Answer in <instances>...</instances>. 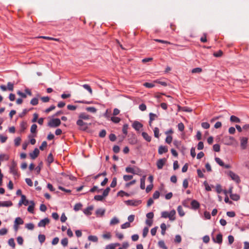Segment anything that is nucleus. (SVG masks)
<instances>
[{
	"instance_id": "423d86ee",
	"label": "nucleus",
	"mask_w": 249,
	"mask_h": 249,
	"mask_svg": "<svg viewBox=\"0 0 249 249\" xmlns=\"http://www.w3.org/2000/svg\"><path fill=\"white\" fill-rule=\"evenodd\" d=\"M228 175L233 180L235 181L236 183H238L240 182V179L239 177L237 175H236L232 171H229L228 173Z\"/></svg>"
},
{
	"instance_id": "7ed1b4c3",
	"label": "nucleus",
	"mask_w": 249,
	"mask_h": 249,
	"mask_svg": "<svg viewBox=\"0 0 249 249\" xmlns=\"http://www.w3.org/2000/svg\"><path fill=\"white\" fill-rule=\"evenodd\" d=\"M61 124V121L58 118L51 119L48 123V126L50 127H56Z\"/></svg>"
},
{
	"instance_id": "393cba45",
	"label": "nucleus",
	"mask_w": 249,
	"mask_h": 249,
	"mask_svg": "<svg viewBox=\"0 0 249 249\" xmlns=\"http://www.w3.org/2000/svg\"><path fill=\"white\" fill-rule=\"evenodd\" d=\"M177 210H178V214L180 216H183L185 215V213L184 212L182 207L181 206H178V207Z\"/></svg>"
},
{
	"instance_id": "c9c22d12",
	"label": "nucleus",
	"mask_w": 249,
	"mask_h": 249,
	"mask_svg": "<svg viewBox=\"0 0 249 249\" xmlns=\"http://www.w3.org/2000/svg\"><path fill=\"white\" fill-rule=\"evenodd\" d=\"M133 178L132 175H125L123 176V179L125 181L130 180Z\"/></svg>"
},
{
	"instance_id": "69168bd1",
	"label": "nucleus",
	"mask_w": 249,
	"mask_h": 249,
	"mask_svg": "<svg viewBox=\"0 0 249 249\" xmlns=\"http://www.w3.org/2000/svg\"><path fill=\"white\" fill-rule=\"evenodd\" d=\"M160 228L161 229V233H164L166 229V224L165 223H162L160 225Z\"/></svg>"
},
{
	"instance_id": "603ef678",
	"label": "nucleus",
	"mask_w": 249,
	"mask_h": 249,
	"mask_svg": "<svg viewBox=\"0 0 249 249\" xmlns=\"http://www.w3.org/2000/svg\"><path fill=\"white\" fill-rule=\"evenodd\" d=\"M104 197L103 196V195H96L94 197V198L95 200L97 201H102L104 199Z\"/></svg>"
},
{
	"instance_id": "72a5a7b5",
	"label": "nucleus",
	"mask_w": 249,
	"mask_h": 249,
	"mask_svg": "<svg viewBox=\"0 0 249 249\" xmlns=\"http://www.w3.org/2000/svg\"><path fill=\"white\" fill-rule=\"evenodd\" d=\"M8 245L12 247L13 248H15V243L14 239L12 238L9 239L8 242Z\"/></svg>"
},
{
	"instance_id": "49530a36",
	"label": "nucleus",
	"mask_w": 249,
	"mask_h": 249,
	"mask_svg": "<svg viewBox=\"0 0 249 249\" xmlns=\"http://www.w3.org/2000/svg\"><path fill=\"white\" fill-rule=\"evenodd\" d=\"M38 103V99L36 98H33L31 100V102H30V103L33 106H36V105H37Z\"/></svg>"
},
{
	"instance_id": "338daca9",
	"label": "nucleus",
	"mask_w": 249,
	"mask_h": 249,
	"mask_svg": "<svg viewBox=\"0 0 249 249\" xmlns=\"http://www.w3.org/2000/svg\"><path fill=\"white\" fill-rule=\"evenodd\" d=\"M47 146V143L46 141H44L42 142L41 145L39 146V149L41 150H44V148L46 147Z\"/></svg>"
},
{
	"instance_id": "5fc2aeb1",
	"label": "nucleus",
	"mask_w": 249,
	"mask_h": 249,
	"mask_svg": "<svg viewBox=\"0 0 249 249\" xmlns=\"http://www.w3.org/2000/svg\"><path fill=\"white\" fill-rule=\"evenodd\" d=\"M53 155L51 153H50L47 157V161L49 163H51L53 162Z\"/></svg>"
},
{
	"instance_id": "2f4dec72",
	"label": "nucleus",
	"mask_w": 249,
	"mask_h": 249,
	"mask_svg": "<svg viewBox=\"0 0 249 249\" xmlns=\"http://www.w3.org/2000/svg\"><path fill=\"white\" fill-rule=\"evenodd\" d=\"M46 237L45 234H38V240L41 244H42L45 240Z\"/></svg>"
},
{
	"instance_id": "f03ea898",
	"label": "nucleus",
	"mask_w": 249,
	"mask_h": 249,
	"mask_svg": "<svg viewBox=\"0 0 249 249\" xmlns=\"http://www.w3.org/2000/svg\"><path fill=\"white\" fill-rule=\"evenodd\" d=\"M125 171L128 173L138 175H141L142 173V170L137 167H135L134 168H132L130 166L126 167L125 168Z\"/></svg>"
},
{
	"instance_id": "0e129e2a",
	"label": "nucleus",
	"mask_w": 249,
	"mask_h": 249,
	"mask_svg": "<svg viewBox=\"0 0 249 249\" xmlns=\"http://www.w3.org/2000/svg\"><path fill=\"white\" fill-rule=\"evenodd\" d=\"M202 71V69L200 68H194L192 70V73H200Z\"/></svg>"
},
{
	"instance_id": "dca6fc26",
	"label": "nucleus",
	"mask_w": 249,
	"mask_h": 249,
	"mask_svg": "<svg viewBox=\"0 0 249 249\" xmlns=\"http://www.w3.org/2000/svg\"><path fill=\"white\" fill-rule=\"evenodd\" d=\"M35 204L33 201H30V205L28 207V211L32 213H34Z\"/></svg>"
},
{
	"instance_id": "c85d7f7f",
	"label": "nucleus",
	"mask_w": 249,
	"mask_h": 249,
	"mask_svg": "<svg viewBox=\"0 0 249 249\" xmlns=\"http://www.w3.org/2000/svg\"><path fill=\"white\" fill-rule=\"evenodd\" d=\"M13 205L12 202L11 201H6L2 202V207H10Z\"/></svg>"
},
{
	"instance_id": "9b49d317",
	"label": "nucleus",
	"mask_w": 249,
	"mask_h": 249,
	"mask_svg": "<svg viewBox=\"0 0 249 249\" xmlns=\"http://www.w3.org/2000/svg\"><path fill=\"white\" fill-rule=\"evenodd\" d=\"M166 161V159L165 158H163L160 159L157 161V167L159 169H161L162 168L163 165L165 163Z\"/></svg>"
},
{
	"instance_id": "4468645a",
	"label": "nucleus",
	"mask_w": 249,
	"mask_h": 249,
	"mask_svg": "<svg viewBox=\"0 0 249 249\" xmlns=\"http://www.w3.org/2000/svg\"><path fill=\"white\" fill-rule=\"evenodd\" d=\"M39 151L38 148H36L32 153H30V156L33 160L35 159L39 155Z\"/></svg>"
},
{
	"instance_id": "20e7f679",
	"label": "nucleus",
	"mask_w": 249,
	"mask_h": 249,
	"mask_svg": "<svg viewBox=\"0 0 249 249\" xmlns=\"http://www.w3.org/2000/svg\"><path fill=\"white\" fill-rule=\"evenodd\" d=\"M24 223L23 220L20 217L16 218L14 223V228L16 232L18 231L19 229V225H22Z\"/></svg>"
},
{
	"instance_id": "7c9ffc66",
	"label": "nucleus",
	"mask_w": 249,
	"mask_h": 249,
	"mask_svg": "<svg viewBox=\"0 0 249 249\" xmlns=\"http://www.w3.org/2000/svg\"><path fill=\"white\" fill-rule=\"evenodd\" d=\"M88 239L89 241H92L94 242H96L98 241V238L96 236H95V235H89L88 237Z\"/></svg>"
},
{
	"instance_id": "9d476101",
	"label": "nucleus",
	"mask_w": 249,
	"mask_h": 249,
	"mask_svg": "<svg viewBox=\"0 0 249 249\" xmlns=\"http://www.w3.org/2000/svg\"><path fill=\"white\" fill-rule=\"evenodd\" d=\"M50 222V220L48 218H45L40 220L38 223V226L39 227H45V226L48 224Z\"/></svg>"
},
{
	"instance_id": "4d7b16f0",
	"label": "nucleus",
	"mask_w": 249,
	"mask_h": 249,
	"mask_svg": "<svg viewBox=\"0 0 249 249\" xmlns=\"http://www.w3.org/2000/svg\"><path fill=\"white\" fill-rule=\"evenodd\" d=\"M136 182V180H135V179L132 180V181H131L128 183H126L125 185V187L126 188H128L130 186L134 184Z\"/></svg>"
},
{
	"instance_id": "3c124183",
	"label": "nucleus",
	"mask_w": 249,
	"mask_h": 249,
	"mask_svg": "<svg viewBox=\"0 0 249 249\" xmlns=\"http://www.w3.org/2000/svg\"><path fill=\"white\" fill-rule=\"evenodd\" d=\"M86 110L88 111H89V112H91L92 113H95L97 111L96 108L94 107H88L86 108Z\"/></svg>"
},
{
	"instance_id": "1a4fd4ad",
	"label": "nucleus",
	"mask_w": 249,
	"mask_h": 249,
	"mask_svg": "<svg viewBox=\"0 0 249 249\" xmlns=\"http://www.w3.org/2000/svg\"><path fill=\"white\" fill-rule=\"evenodd\" d=\"M215 160L216 162L219 164L220 166L224 167L225 168L228 169L230 168V166L228 164L225 165L222 160L220 159L219 158L216 157L215 158Z\"/></svg>"
},
{
	"instance_id": "39448f33",
	"label": "nucleus",
	"mask_w": 249,
	"mask_h": 249,
	"mask_svg": "<svg viewBox=\"0 0 249 249\" xmlns=\"http://www.w3.org/2000/svg\"><path fill=\"white\" fill-rule=\"evenodd\" d=\"M240 146L242 149H245L247 146L248 139L247 137H242L240 138Z\"/></svg>"
},
{
	"instance_id": "b1692460",
	"label": "nucleus",
	"mask_w": 249,
	"mask_h": 249,
	"mask_svg": "<svg viewBox=\"0 0 249 249\" xmlns=\"http://www.w3.org/2000/svg\"><path fill=\"white\" fill-rule=\"evenodd\" d=\"M127 204L132 206H136L140 203V201H134L132 200H127L126 201Z\"/></svg>"
},
{
	"instance_id": "412c9836",
	"label": "nucleus",
	"mask_w": 249,
	"mask_h": 249,
	"mask_svg": "<svg viewBox=\"0 0 249 249\" xmlns=\"http://www.w3.org/2000/svg\"><path fill=\"white\" fill-rule=\"evenodd\" d=\"M61 230L63 232L67 231V233H72V231H71V229L67 226H62Z\"/></svg>"
},
{
	"instance_id": "e433bc0d",
	"label": "nucleus",
	"mask_w": 249,
	"mask_h": 249,
	"mask_svg": "<svg viewBox=\"0 0 249 249\" xmlns=\"http://www.w3.org/2000/svg\"><path fill=\"white\" fill-rule=\"evenodd\" d=\"M37 125L36 124H33L32 125L30 129L31 132L32 133H35L36 132Z\"/></svg>"
},
{
	"instance_id": "13d9d810",
	"label": "nucleus",
	"mask_w": 249,
	"mask_h": 249,
	"mask_svg": "<svg viewBox=\"0 0 249 249\" xmlns=\"http://www.w3.org/2000/svg\"><path fill=\"white\" fill-rule=\"evenodd\" d=\"M202 127L204 129H208L210 125L207 122H203L201 124Z\"/></svg>"
},
{
	"instance_id": "e2e57ef3",
	"label": "nucleus",
	"mask_w": 249,
	"mask_h": 249,
	"mask_svg": "<svg viewBox=\"0 0 249 249\" xmlns=\"http://www.w3.org/2000/svg\"><path fill=\"white\" fill-rule=\"evenodd\" d=\"M10 172L15 176H18L17 170L14 166L10 167Z\"/></svg>"
},
{
	"instance_id": "aec40b11",
	"label": "nucleus",
	"mask_w": 249,
	"mask_h": 249,
	"mask_svg": "<svg viewBox=\"0 0 249 249\" xmlns=\"http://www.w3.org/2000/svg\"><path fill=\"white\" fill-rule=\"evenodd\" d=\"M120 221H119V219L116 217H114L113 218H112L110 221V225H116L117 224H118L119 223Z\"/></svg>"
},
{
	"instance_id": "a18cd8bd",
	"label": "nucleus",
	"mask_w": 249,
	"mask_h": 249,
	"mask_svg": "<svg viewBox=\"0 0 249 249\" xmlns=\"http://www.w3.org/2000/svg\"><path fill=\"white\" fill-rule=\"evenodd\" d=\"M55 108V107L53 105H52L50 106L49 108H46L44 112L46 113H48L49 112H50L52 110H54Z\"/></svg>"
},
{
	"instance_id": "4be33fe9",
	"label": "nucleus",
	"mask_w": 249,
	"mask_h": 249,
	"mask_svg": "<svg viewBox=\"0 0 249 249\" xmlns=\"http://www.w3.org/2000/svg\"><path fill=\"white\" fill-rule=\"evenodd\" d=\"M93 206H89L86 209L84 210V213L85 214L87 215H90L91 214V211L93 210Z\"/></svg>"
},
{
	"instance_id": "774afa93",
	"label": "nucleus",
	"mask_w": 249,
	"mask_h": 249,
	"mask_svg": "<svg viewBox=\"0 0 249 249\" xmlns=\"http://www.w3.org/2000/svg\"><path fill=\"white\" fill-rule=\"evenodd\" d=\"M20 126L21 128V131H23L26 128V124L25 122H22L20 124Z\"/></svg>"
},
{
	"instance_id": "09e8293b",
	"label": "nucleus",
	"mask_w": 249,
	"mask_h": 249,
	"mask_svg": "<svg viewBox=\"0 0 249 249\" xmlns=\"http://www.w3.org/2000/svg\"><path fill=\"white\" fill-rule=\"evenodd\" d=\"M61 243L64 247L67 246L68 243V240L67 238H64L61 240Z\"/></svg>"
},
{
	"instance_id": "bf43d9fd",
	"label": "nucleus",
	"mask_w": 249,
	"mask_h": 249,
	"mask_svg": "<svg viewBox=\"0 0 249 249\" xmlns=\"http://www.w3.org/2000/svg\"><path fill=\"white\" fill-rule=\"evenodd\" d=\"M213 149L215 152H219L220 151V145L218 144H215L213 145Z\"/></svg>"
},
{
	"instance_id": "864d4df0",
	"label": "nucleus",
	"mask_w": 249,
	"mask_h": 249,
	"mask_svg": "<svg viewBox=\"0 0 249 249\" xmlns=\"http://www.w3.org/2000/svg\"><path fill=\"white\" fill-rule=\"evenodd\" d=\"M178 128L180 131H183L184 129V125L182 123H180L178 124Z\"/></svg>"
},
{
	"instance_id": "f8f14e48",
	"label": "nucleus",
	"mask_w": 249,
	"mask_h": 249,
	"mask_svg": "<svg viewBox=\"0 0 249 249\" xmlns=\"http://www.w3.org/2000/svg\"><path fill=\"white\" fill-rule=\"evenodd\" d=\"M213 235L212 238L214 242L217 243L218 244H221L222 242V234H216V238L213 236V234H212Z\"/></svg>"
},
{
	"instance_id": "8fccbe9b",
	"label": "nucleus",
	"mask_w": 249,
	"mask_h": 249,
	"mask_svg": "<svg viewBox=\"0 0 249 249\" xmlns=\"http://www.w3.org/2000/svg\"><path fill=\"white\" fill-rule=\"evenodd\" d=\"M174 241L177 243H179L181 241V237L179 234H177L175 237Z\"/></svg>"
},
{
	"instance_id": "f257e3e1",
	"label": "nucleus",
	"mask_w": 249,
	"mask_h": 249,
	"mask_svg": "<svg viewBox=\"0 0 249 249\" xmlns=\"http://www.w3.org/2000/svg\"><path fill=\"white\" fill-rule=\"evenodd\" d=\"M176 211L172 210L169 212L166 211L162 212L161 215L162 217L164 218H168L170 221H173L176 219Z\"/></svg>"
},
{
	"instance_id": "052dcab7",
	"label": "nucleus",
	"mask_w": 249,
	"mask_h": 249,
	"mask_svg": "<svg viewBox=\"0 0 249 249\" xmlns=\"http://www.w3.org/2000/svg\"><path fill=\"white\" fill-rule=\"evenodd\" d=\"M7 89L10 91H13L14 89V84L11 82H8L7 84Z\"/></svg>"
},
{
	"instance_id": "cd10ccee",
	"label": "nucleus",
	"mask_w": 249,
	"mask_h": 249,
	"mask_svg": "<svg viewBox=\"0 0 249 249\" xmlns=\"http://www.w3.org/2000/svg\"><path fill=\"white\" fill-rule=\"evenodd\" d=\"M25 227L29 230H33L35 228V225L34 224L32 223H29L26 224L25 225Z\"/></svg>"
},
{
	"instance_id": "6e6552de",
	"label": "nucleus",
	"mask_w": 249,
	"mask_h": 249,
	"mask_svg": "<svg viewBox=\"0 0 249 249\" xmlns=\"http://www.w3.org/2000/svg\"><path fill=\"white\" fill-rule=\"evenodd\" d=\"M132 126L136 131H139L143 127L142 124L137 121L134 122Z\"/></svg>"
},
{
	"instance_id": "0eeeda50",
	"label": "nucleus",
	"mask_w": 249,
	"mask_h": 249,
	"mask_svg": "<svg viewBox=\"0 0 249 249\" xmlns=\"http://www.w3.org/2000/svg\"><path fill=\"white\" fill-rule=\"evenodd\" d=\"M76 124L82 130H85L88 128L87 124L80 119L77 120Z\"/></svg>"
},
{
	"instance_id": "c03bdc74",
	"label": "nucleus",
	"mask_w": 249,
	"mask_h": 249,
	"mask_svg": "<svg viewBox=\"0 0 249 249\" xmlns=\"http://www.w3.org/2000/svg\"><path fill=\"white\" fill-rule=\"evenodd\" d=\"M110 189L109 187H107L103 192V196L104 197H106L109 194Z\"/></svg>"
},
{
	"instance_id": "f704fd0d",
	"label": "nucleus",
	"mask_w": 249,
	"mask_h": 249,
	"mask_svg": "<svg viewBox=\"0 0 249 249\" xmlns=\"http://www.w3.org/2000/svg\"><path fill=\"white\" fill-rule=\"evenodd\" d=\"M230 197L233 200L237 201L239 199L240 196L238 195L237 194H231Z\"/></svg>"
},
{
	"instance_id": "ea45409f",
	"label": "nucleus",
	"mask_w": 249,
	"mask_h": 249,
	"mask_svg": "<svg viewBox=\"0 0 249 249\" xmlns=\"http://www.w3.org/2000/svg\"><path fill=\"white\" fill-rule=\"evenodd\" d=\"M111 120L114 123H118L120 122L121 119L118 117H112Z\"/></svg>"
},
{
	"instance_id": "6ab92c4d",
	"label": "nucleus",
	"mask_w": 249,
	"mask_h": 249,
	"mask_svg": "<svg viewBox=\"0 0 249 249\" xmlns=\"http://www.w3.org/2000/svg\"><path fill=\"white\" fill-rule=\"evenodd\" d=\"M142 135L143 139H145L147 142H150L151 141V137L149 136L146 132H142Z\"/></svg>"
},
{
	"instance_id": "f3484780",
	"label": "nucleus",
	"mask_w": 249,
	"mask_h": 249,
	"mask_svg": "<svg viewBox=\"0 0 249 249\" xmlns=\"http://www.w3.org/2000/svg\"><path fill=\"white\" fill-rule=\"evenodd\" d=\"M192 208L194 209H197L199 207V203L196 200H193L191 203Z\"/></svg>"
},
{
	"instance_id": "ddd939ff",
	"label": "nucleus",
	"mask_w": 249,
	"mask_h": 249,
	"mask_svg": "<svg viewBox=\"0 0 249 249\" xmlns=\"http://www.w3.org/2000/svg\"><path fill=\"white\" fill-rule=\"evenodd\" d=\"M30 204V202L26 199V196L24 195H21V198L18 203V205L20 206L21 205L24 204L25 206Z\"/></svg>"
},
{
	"instance_id": "a211bd4d",
	"label": "nucleus",
	"mask_w": 249,
	"mask_h": 249,
	"mask_svg": "<svg viewBox=\"0 0 249 249\" xmlns=\"http://www.w3.org/2000/svg\"><path fill=\"white\" fill-rule=\"evenodd\" d=\"M79 118L80 119L83 120H89L90 118V116L88 114H87L85 113H81L80 114L79 116Z\"/></svg>"
},
{
	"instance_id": "58836bf2",
	"label": "nucleus",
	"mask_w": 249,
	"mask_h": 249,
	"mask_svg": "<svg viewBox=\"0 0 249 249\" xmlns=\"http://www.w3.org/2000/svg\"><path fill=\"white\" fill-rule=\"evenodd\" d=\"M158 117V116L154 113H149V119L151 120V121H153Z\"/></svg>"
},
{
	"instance_id": "de8ad7c7",
	"label": "nucleus",
	"mask_w": 249,
	"mask_h": 249,
	"mask_svg": "<svg viewBox=\"0 0 249 249\" xmlns=\"http://www.w3.org/2000/svg\"><path fill=\"white\" fill-rule=\"evenodd\" d=\"M117 184V178H113L112 181L110 184V187L112 188H114L116 186Z\"/></svg>"
},
{
	"instance_id": "4c0bfd02",
	"label": "nucleus",
	"mask_w": 249,
	"mask_h": 249,
	"mask_svg": "<svg viewBox=\"0 0 249 249\" xmlns=\"http://www.w3.org/2000/svg\"><path fill=\"white\" fill-rule=\"evenodd\" d=\"M173 140V137L171 135H167L165 139V142L168 144H170Z\"/></svg>"
},
{
	"instance_id": "79ce46f5",
	"label": "nucleus",
	"mask_w": 249,
	"mask_h": 249,
	"mask_svg": "<svg viewBox=\"0 0 249 249\" xmlns=\"http://www.w3.org/2000/svg\"><path fill=\"white\" fill-rule=\"evenodd\" d=\"M21 142V139L20 137H17L14 140V142L16 146H18L19 145Z\"/></svg>"
},
{
	"instance_id": "c756f323",
	"label": "nucleus",
	"mask_w": 249,
	"mask_h": 249,
	"mask_svg": "<svg viewBox=\"0 0 249 249\" xmlns=\"http://www.w3.org/2000/svg\"><path fill=\"white\" fill-rule=\"evenodd\" d=\"M38 38H41L48 39V40H55L56 41H59V39L58 38H53V37L46 36H41L38 37Z\"/></svg>"
},
{
	"instance_id": "bb28decb",
	"label": "nucleus",
	"mask_w": 249,
	"mask_h": 249,
	"mask_svg": "<svg viewBox=\"0 0 249 249\" xmlns=\"http://www.w3.org/2000/svg\"><path fill=\"white\" fill-rule=\"evenodd\" d=\"M153 131L155 137L159 138L160 137V131L159 128L157 127H155Z\"/></svg>"
},
{
	"instance_id": "473e14b6",
	"label": "nucleus",
	"mask_w": 249,
	"mask_h": 249,
	"mask_svg": "<svg viewBox=\"0 0 249 249\" xmlns=\"http://www.w3.org/2000/svg\"><path fill=\"white\" fill-rule=\"evenodd\" d=\"M83 87L86 89V90H87L90 94H92V89L91 88H90V87L88 85V84H84L83 85Z\"/></svg>"
},
{
	"instance_id": "a19ab883",
	"label": "nucleus",
	"mask_w": 249,
	"mask_h": 249,
	"mask_svg": "<svg viewBox=\"0 0 249 249\" xmlns=\"http://www.w3.org/2000/svg\"><path fill=\"white\" fill-rule=\"evenodd\" d=\"M117 195L121 196V197H123L124 196H129V195L127 193L122 190L118 192Z\"/></svg>"
},
{
	"instance_id": "2eb2a0df",
	"label": "nucleus",
	"mask_w": 249,
	"mask_h": 249,
	"mask_svg": "<svg viewBox=\"0 0 249 249\" xmlns=\"http://www.w3.org/2000/svg\"><path fill=\"white\" fill-rule=\"evenodd\" d=\"M168 148L165 146L160 145L158 149V153L160 155L167 152Z\"/></svg>"
},
{
	"instance_id": "37998d69",
	"label": "nucleus",
	"mask_w": 249,
	"mask_h": 249,
	"mask_svg": "<svg viewBox=\"0 0 249 249\" xmlns=\"http://www.w3.org/2000/svg\"><path fill=\"white\" fill-rule=\"evenodd\" d=\"M82 205L81 203H77L74 206V210L75 211H79L81 209Z\"/></svg>"
},
{
	"instance_id": "6e6d98bb",
	"label": "nucleus",
	"mask_w": 249,
	"mask_h": 249,
	"mask_svg": "<svg viewBox=\"0 0 249 249\" xmlns=\"http://www.w3.org/2000/svg\"><path fill=\"white\" fill-rule=\"evenodd\" d=\"M130 227L129 222H126L121 225V228L123 229H126Z\"/></svg>"
},
{
	"instance_id": "680f3d73",
	"label": "nucleus",
	"mask_w": 249,
	"mask_h": 249,
	"mask_svg": "<svg viewBox=\"0 0 249 249\" xmlns=\"http://www.w3.org/2000/svg\"><path fill=\"white\" fill-rule=\"evenodd\" d=\"M160 196V192L158 191H155L153 195V198L154 199H158Z\"/></svg>"
},
{
	"instance_id": "5701e85b",
	"label": "nucleus",
	"mask_w": 249,
	"mask_h": 249,
	"mask_svg": "<svg viewBox=\"0 0 249 249\" xmlns=\"http://www.w3.org/2000/svg\"><path fill=\"white\" fill-rule=\"evenodd\" d=\"M158 245L162 249H168L167 247L165 244L163 240H160L158 242Z\"/></svg>"
},
{
	"instance_id": "a878e982",
	"label": "nucleus",
	"mask_w": 249,
	"mask_h": 249,
	"mask_svg": "<svg viewBox=\"0 0 249 249\" xmlns=\"http://www.w3.org/2000/svg\"><path fill=\"white\" fill-rule=\"evenodd\" d=\"M230 120L231 122H235V123H240V119L239 118H238L237 117L234 116V115H232L231 116Z\"/></svg>"
}]
</instances>
